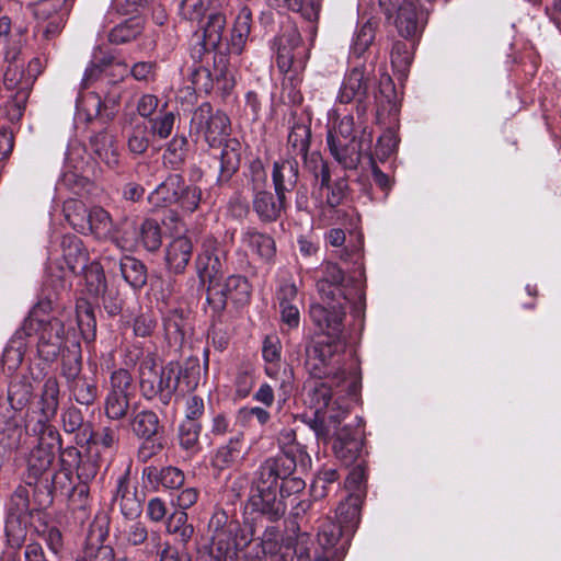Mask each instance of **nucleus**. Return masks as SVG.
<instances>
[{"label":"nucleus","mask_w":561,"mask_h":561,"mask_svg":"<svg viewBox=\"0 0 561 561\" xmlns=\"http://www.w3.org/2000/svg\"><path fill=\"white\" fill-rule=\"evenodd\" d=\"M305 369L310 377L328 378L336 382H345L350 396H355L360 388V374L356 360L345 353V342L332 340L330 342L314 341L305 350Z\"/></svg>","instance_id":"nucleus-1"},{"label":"nucleus","mask_w":561,"mask_h":561,"mask_svg":"<svg viewBox=\"0 0 561 561\" xmlns=\"http://www.w3.org/2000/svg\"><path fill=\"white\" fill-rule=\"evenodd\" d=\"M331 383L313 378L306 381L304 386L305 403L313 410L309 426L317 438L324 443L331 438L330 414L341 413L340 407H346L347 412L348 403L345 400L355 401L358 394L357 392L355 396H350L345 382H341L339 388L336 382L331 381Z\"/></svg>","instance_id":"nucleus-2"},{"label":"nucleus","mask_w":561,"mask_h":561,"mask_svg":"<svg viewBox=\"0 0 561 561\" xmlns=\"http://www.w3.org/2000/svg\"><path fill=\"white\" fill-rule=\"evenodd\" d=\"M23 334L34 337L38 356L46 362H54L69 339V331H66L62 320L56 317L38 318L33 312L24 320L22 329L16 331L11 340L9 352L14 351L19 360L22 359L25 348Z\"/></svg>","instance_id":"nucleus-3"},{"label":"nucleus","mask_w":561,"mask_h":561,"mask_svg":"<svg viewBox=\"0 0 561 561\" xmlns=\"http://www.w3.org/2000/svg\"><path fill=\"white\" fill-rule=\"evenodd\" d=\"M327 144L331 156L345 170L357 169L364 147L373 144V131L364 127L359 138L355 135V122L352 115H344L332 122L327 134Z\"/></svg>","instance_id":"nucleus-4"},{"label":"nucleus","mask_w":561,"mask_h":561,"mask_svg":"<svg viewBox=\"0 0 561 561\" xmlns=\"http://www.w3.org/2000/svg\"><path fill=\"white\" fill-rule=\"evenodd\" d=\"M181 377L180 366L170 362L159 366L153 355L148 354L139 363L138 379L141 396L147 400H158L162 405L170 404Z\"/></svg>","instance_id":"nucleus-5"},{"label":"nucleus","mask_w":561,"mask_h":561,"mask_svg":"<svg viewBox=\"0 0 561 561\" xmlns=\"http://www.w3.org/2000/svg\"><path fill=\"white\" fill-rule=\"evenodd\" d=\"M51 501L53 499L49 490L47 489V484L41 489L35 483H31L26 480V484L19 485L11 496L9 507L11 518H13V516L19 520L25 518L34 511L47 507ZM13 519L7 522V538L11 547L19 548L22 545L24 535L22 529H19V534L16 535L12 534L11 528L13 527Z\"/></svg>","instance_id":"nucleus-6"},{"label":"nucleus","mask_w":561,"mask_h":561,"mask_svg":"<svg viewBox=\"0 0 561 561\" xmlns=\"http://www.w3.org/2000/svg\"><path fill=\"white\" fill-rule=\"evenodd\" d=\"M352 305V311L359 317L365 309V301L335 299L332 302L312 304L309 309V316L313 324L327 336L332 340L343 341L345 308Z\"/></svg>","instance_id":"nucleus-7"},{"label":"nucleus","mask_w":561,"mask_h":561,"mask_svg":"<svg viewBox=\"0 0 561 561\" xmlns=\"http://www.w3.org/2000/svg\"><path fill=\"white\" fill-rule=\"evenodd\" d=\"M317 275V289L324 302L335 299L365 301L362 286L353 280L346 282L342 268L331 262L321 265Z\"/></svg>","instance_id":"nucleus-8"},{"label":"nucleus","mask_w":561,"mask_h":561,"mask_svg":"<svg viewBox=\"0 0 561 561\" xmlns=\"http://www.w3.org/2000/svg\"><path fill=\"white\" fill-rule=\"evenodd\" d=\"M191 127L201 134L210 146H219L229 136L230 119L221 111H214L213 106L202 103L193 113Z\"/></svg>","instance_id":"nucleus-9"},{"label":"nucleus","mask_w":561,"mask_h":561,"mask_svg":"<svg viewBox=\"0 0 561 561\" xmlns=\"http://www.w3.org/2000/svg\"><path fill=\"white\" fill-rule=\"evenodd\" d=\"M32 10L37 21L35 35L50 41L61 33L70 9L68 0H39Z\"/></svg>","instance_id":"nucleus-10"},{"label":"nucleus","mask_w":561,"mask_h":561,"mask_svg":"<svg viewBox=\"0 0 561 561\" xmlns=\"http://www.w3.org/2000/svg\"><path fill=\"white\" fill-rule=\"evenodd\" d=\"M227 59L220 55L214 59V70L204 66H194L190 80L195 92L209 93L216 88L222 94H228L234 87V79L227 68Z\"/></svg>","instance_id":"nucleus-11"},{"label":"nucleus","mask_w":561,"mask_h":561,"mask_svg":"<svg viewBox=\"0 0 561 561\" xmlns=\"http://www.w3.org/2000/svg\"><path fill=\"white\" fill-rule=\"evenodd\" d=\"M250 296L251 286L241 275H231L224 283L216 282L207 288V302L216 312L224 310L229 299L242 306L249 301Z\"/></svg>","instance_id":"nucleus-12"},{"label":"nucleus","mask_w":561,"mask_h":561,"mask_svg":"<svg viewBox=\"0 0 561 561\" xmlns=\"http://www.w3.org/2000/svg\"><path fill=\"white\" fill-rule=\"evenodd\" d=\"M56 252H60L61 263L55 257L56 265L60 270V274L56 277L61 282H66L70 276L81 272L88 261L89 253L85 250L82 240L75 234H64L58 244Z\"/></svg>","instance_id":"nucleus-13"},{"label":"nucleus","mask_w":561,"mask_h":561,"mask_svg":"<svg viewBox=\"0 0 561 561\" xmlns=\"http://www.w3.org/2000/svg\"><path fill=\"white\" fill-rule=\"evenodd\" d=\"M226 25L227 20L222 12H210L206 22L201 25V32H196L194 35L195 43L191 49L192 58L202 60L205 54L214 51L222 41Z\"/></svg>","instance_id":"nucleus-14"},{"label":"nucleus","mask_w":561,"mask_h":561,"mask_svg":"<svg viewBox=\"0 0 561 561\" xmlns=\"http://www.w3.org/2000/svg\"><path fill=\"white\" fill-rule=\"evenodd\" d=\"M108 526L110 518L105 513L95 515L88 530L82 561H115L113 548L104 545L108 536Z\"/></svg>","instance_id":"nucleus-15"},{"label":"nucleus","mask_w":561,"mask_h":561,"mask_svg":"<svg viewBox=\"0 0 561 561\" xmlns=\"http://www.w3.org/2000/svg\"><path fill=\"white\" fill-rule=\"evenodd\" d=\"M277 66L280 71L288 72L293 68L304 66L307 51L301 45V36L295 25H287L277 37Z\"/></svg>","instance_id":"nucleus-16"},{"label":"nucleus","mask_w":561,"mask_h":561,"mask_svg":"<svg viewBox=\"0 0 561 561\" xmlns=\"http://www.w3.org/2000/svg\"><path fill=\"white\" fill-rule=\"evenodd\" d=\"M341 413L330 414L331 437H335L333 449L335 456L345 465H350L358 457L363 440L355 436L351 427H339L341 421L346 415V407H340Z\"/></svg>","instance_id":"nucleus-17"},{"label":"nucleus","mask_w":561,"mask_h":561,"mask_svg":"<svg viewBox=\"0 0 561 561\" xmlns=\"http://www.w3.org/2000/svg\"><path fill=\"white\" fill-rule=\"evenodd\" d=\"M131 375L126 369H117L111 375V390L105 400V413L112 420L123 419L129 408Z\"/></svg>","instance_id":"nucleus-18"},{"label":"nucleus","mask_w":561,"mask_h":561,"mask_svg":"<svg viewBox=\"0 0 561 561\" xmlns=\"http://www.w3.org/2000/svg\"><path fill=\"white\" fill-rule=\"evenodd\" d=\"M115 538L121 547L144 546L147 554L158 552L160 536L158 534L149 535L147 526L139 520H130L117 527Z\"/></svg>","instance_id":"nucleus-19"},{"label":"nucleus","mask_w":561,"mask_h":561,"mask_svg":"<svg viewBox=\"0 0 561 561\" xmlns=\"http://www.w3.org/2000/svg\"><path fill=\"white\" fill-rule=\"evenodd\" d=\"M248 507L255 513L275 522L286 512V504L277 496V490L253 482L248 499Z\"/></svg>","instance_id":"nucleus-20"},{"label":"nucleus","mask_w":561,"mask_h":561,"mask_svg":"<svg viewBox=\"0 0 561 561\" xmlns=\"http://www.w3.org/2000/svg\"><path fill=\"white\" fill-rule=\"evenodd\" d=\"M298 462L287 456L275 455L266 458L259 467L253 482L278 489V482H283L288 476L295 473Z\"/></svg>","instance_id":"nucleus-21"},{"label":"nucleus","mask_w":561,"mask_h":561,"mask_svg":"<svg viewBox=\"0 0 561 561\" xmlns=\"http://www.w3.org/2000/svg\"><path fill=\"white\" fill-rule=\"evenodd\" d=\"M240 244L247 254L265 263L272 262L276 255L274 238L253 226H247L241 230Z\"/></svg>","instance_id":"nucleus-22"},{"label":"nucleus","mask_w":561,"mask_h":561,"mask_svg":"<svg viewBox=\"0 0 561 561\" xmlns=\"http://www.w3.org/2000/svg\"><path fill=\"white\" fill-rule=\"evenodd\" d=\"M19 57L20 50L16 47L5 50L4 59L8 62V67L4 72L3 83L8 91H16L14 96L26 101L33 81L24 70V62L20 61Z\"/></svg>","instance_id":"nucleus-23"},{"label":"nucleus","mask_w":561,"mask_h":561,"mask_svg":"<svg viewBox=\"0 0 561 561\" xmlns=\"http://www.w3.org/2000/svg\"><path fill=\"white\" fill-rule=\"evenodd\" d=\"M225 255V251L219 247L217 240L213 238L204 240L202 252L196 260L197 274L203 283L208 282L211 285L217 282L222 271Z\"/></svg>","instance_id":"nucleus-24"},{"label":"nucleus","mask_w":561,"mask_h":561,"mask_svg":"<svg viewBox=\"0 0 561 561\" xmlns=\"http://www.w3.org/2000/svg\"><path fill=\"white\" fill-rule=\"evenodd\" d=\"M367 76L363 66H355L344 77L341 84L337 101L342 104H348L352 101L357 102V111L364 112L363 101L367 95Z\"/></svg>","instance_id":"nucleus-25"},{"label":"nucleus","mask_w":561,"mask_h":561,"mask_svg":"<svg viewBox=\"0 0 561 561\" xmlns=\"http://www.w3.org/2000/svg\"><path fill=\"white\" fill-rule=\"evenodd\" d=\"M61 444L39 442L34 447L26 459V480L31 483L37 481L48 473L56 456V450L60 449Z\"/></svg>","instance_id":"nucleus-26"},{"label":"nucleus","mask_w":561,"mask_h":561,"mask_svg":"<svg viewBox=\"0 0 561 561\" xmlns=\"http://www.w3.org/2000/svg\"><path fill=\"white\" fill-rule=\"evenodd\" d=\"M62 457L71 458L73 462H77V476L82 484L73 489V493L70 496V502L75 505V497L78 495L82 503L78 508L84 511L87 506V497L89 489L87 483L91 481L98 473V465L90 457H81L80 451L76 447H68L62 451Z\"/></svg>","instance_id":"nucleus-27"},{"label":"nucleus","mask_w":561,"mask_h":561,"mask_svg":"<svg viewBox=\"0 0 561 561\" xmlns=\"http://www.w3.org/2000/svg\"><path fill=\"white\" fill-rule=\"evenodd\" d=\"M252 208L261 222H275L287 208V196L265 190L252 195Z\"/></svg>","instance_id":"nucleus-28"},{"label":"nucleus","mask_w":561,"mask_h":561,"mask_svg":"<svg viewBox=\"0 0 561 561\" xmlns=\"http://www.w3.org/2000/svg\"><path fill=\"white\" fill-rule=\"evenodd\" d=\"M299 167L295 158L275 161L272 171V181L276 195L287 196L297 185Z\"/></svg>","instance_id":"nucleus-29"},{"label":"nucleus","mask_w":561,"mask_h":561,"mask_svg":"<svg viewBox=\"0 0 561 561\" xmlns=\"http://www.w3.org/2000/svg\"><path fill=\"white\" fill-rule=\"evenodd\" d=\"M113 503L118 505L126 518H135L141 513V500L137 496L136 488L130 485L127 473L117 478Z\"/></svg>","instance_id":"nucleus-30"},{"label":"nucleus","mask_w":561,"mask_h":561,"mask_svg":"<svg viewBox=\"0 0 561 561\" xmlns=\"http://www.w3.org/2000/svg\"><path fill=\"white\" fill-rule=\"evenodd\" d=\"M241 162V144L234 139H227L219 156V173L216 184L224 186L230 182L238 172Z\"/></svg>","instance_id":"nucleus-31"},{"label":"nucleus","mask_w":561,"mask_h":561,"mask_svg":"<svg viewBox=\"0 0 561 561\" xmlns=\"http://www.w3.org/2000/svg\"><path fill=\"white\" fill-rule=\"evenodd\" d=\"M85 229L82 234H93L98 239H111L119 248H126L115 237L114 224L111 215L102 207L94 206L89 209Z\"/></svg>","instance_id":"nucleus-32"},{"label":"nucleus","mask_w":561,"mask_h":561,"mask_svg":"<svg viewBox=\"0 0 561 561\" xmlns=\"http://www.w3.org/2000/svg\"><path fill=\"white\" fill-rule=\"evenodd\" d=\"M89 146L92 154L110 169L118 167L119 152L113 135L106 131H99L90 137Z\"/></svg>","instance_id":"nucleus-33"},{"label":"nucleus","mask_w":561,"mask_h":561,"mask_svg":"<svg viewBox=\"0 0 561 561\" xmlns=\"http://www.w3.org/2000/svg\"><path fill=\"white\" fill-rule=\"evenodd\" d=\"M182 186L183 176L178 173L170 174L148 195V202L156 208L178 203Z\"/></svg>","instance_id":"nucleus-34"},{"label":"nucleus","mask_w":561,"mask_h":561,"mask_svg":"<svg viewBox=\"0 0 561 561\" xmlns=\"http://www.w3.org/2000/svg\"><path fill=\"white\" fill-rule=\"evenodd\" d=\"M55 415L46 414V411H32L27 413L25 421V428L33 435L37 436L38 443H55L60 444V436L58 431L50 424Z\"/></svg>","instance_id":"nucleus-35"},{"label":"nucleus","mask_w":561,"mask_h":561,"mask_svg":"<svg viewBox=\"0 0 561 561\" xmlns=\"http://www.w3.org/2000/svg\"><path fill=\"white\" fill-rule=\"evenodd\" d=\"M193 252V243L190 238L181 236L174 238L167 247L165 262L168 268L175 274L183 273Z\"/></svg>","instance_id":"nucleus-36"},{"label":"nucleus","mask_w":561,"mask_h":561,"mask_svg":"<svg viewBox=\"0 0 561 561\" xmlns=\"http://www.w3.org/2000/svg\"><path fill=\"white\" fill-rule=\"evenodd\" d=\"M279 446V456H287L299 463V467L307 469L311 463V458L308 455L306 447L297 442L296 433L291 428H284L277 437Z\"/></svg>","instance_id":"nucleus-37"},{"label":"nucleus","mask_w":561,"mask_h":561,"mask_svg":"<svg viewBox=\"0 0 561 561\" xmlns=\"http://www.w3.org/2000/svg\"><path fill=\"white\" fill-rule=\"evenodd\" d=\"M252 23V13L248 7H242L236 16L230 38L228 42V49L230 54L240 55L248 42Z\"/></svg>","instance_id":"nucleus-38"},{"label":"nucleus","mask_w":561,"mask_h":561,"mask_svg":"<svg viewBox=\"0 0 561 561\" xmlns=\"http://www.w3.org/2000/svg\"><path fill=\"white\" fill-rule=\"evenodd\" d=\"M396 26L399 34L405 39H416L421 32L417 22V7L412 0H404L398 8Z\"/></svg>","instance_id":"nucleus-39"},{"label":"nucleus","mask_w":561,"mask_h":561,"mask_svg":"<svg viewBox=\"0 0 561 561\" xmlns=\"http://www.w3.org/2000/svg\"><path fill=\"white\" fill-rule=\"evenodd\" d=\"M247 455L243 444V435L238 434L237 436L229 439L226 445L220 446L214 458V466L220 470L232 467L234 463L241 461Z\"/></svg>","instance_id":"nucleus-40"},{"label":"nucleus","mask_w":561,"mask_h":561,"mask_svg":"<svg viewBox=\"0 0 561 561\" xmlns=\"http://www.w3.org/2000/svg\"><path fill=\"white\" fill-rule=\"evenodd\" d=\"M118 268L122 277L134 289H140L146 285L147 268L141 261L133 256H122Z\"/></svg>","instance_id":"nucleus-41"},{"label":"nucleus","mask_w":561,"mask_h":561,"mask_svg":"<svg viewBox=\"0 0 561 561\" xmlns=\"http://www.w3.org/2000/svg\"><path fill=\"white\" fill-rule=\"evenodd\" d=\"M236 551V541L232 538V530L229 528H216L211 543L209 546V556L215 561H226L231 558Z\"/></svg>","instance_id":"nucleus-42"},{"label":"nucleus","mask_w":561,"mask_h":561,"mask_svg":"<svg viewBox=\"0 0 561 561\" xmlns=\"http://www.w3.org/2000/svg\"><path fill=\"white\" fill-rule=\"evenodd\" d=\"M415 39H397L392 43L390 59L393 69L405 77L413 60Z\"/></svg>","instance_id":"nucleus-43"},{"label":"nucleus","mask_w":561,"mask_h":561,"mask_svg":"<svg viewBox=\"0 0 561 561\" xmlns=\"http://www.w3.org/2000/svg\"><path fill=\"white\" fill-rule=\"evenodd\" d=\"M362 495L359 493H350L345 501L341 502L336 508L339 525L345 531L353 529L358 520L362 505Z\"/></svg>","instance_id":"nucleus-44"},{"label":"nucleus","mask_w":561,"mask_h":561,"mask_svg":"<svg viewBox=\"0 0 561 561\" xmlns=\"http://www.w3.org/2000/svg\"><path fill=\"white\" fill-rule=\"evenodd\" d=\"M202 425L199 422L183 421L179 426L178 438L180 447L187 453L188 456L196 455L199 449V435Z\"/></svg>","instance_id":"nucleus-45"},{"label":"nucleus","mask_w":561,"mask_h":561,"mask_svg":"<svg viewBox=\"0 0 561 561\" xmlns=\"http://www.w3.org/2000/svg\"><path fill=\"white\" fill-rule=\"evenodd\" d=\"M81 373V356L79 344L71 342L70 346L66 347L62 352L61 358V376L66 379L67 385L75 382L80 378Z\"/></svg>","instance_id":"nucleus-46"},{"label":"nucleus","mask_w":561,"mask_h":561,"mask_svg":"<svg viewBox=\"0 0 561 561\" xmlns=\"http://www.w3.org/2000/svg\"><path fill=\"white\" fill-rule=\"evenodd\" d=\"M59 382L56 377L48 376L45 378L38 407L42 411H46V414L56 415L59 408Z\"/></svg>","instance_id":"nucleus-47"},{"label":"nucleus","mask_w":561,"mask_h":561,"mask_svg":"<svg viewBox=\"0 0 561 561\" xmlns=\"http://www.w3.org/2000/svg\"><path fill=\"white\" fill-rule=\"evenodd\" d=\"M159 423V417L153 411L142 410L133 417L130 426L136 436L151 438L158 433Z\"/></svg>","instance_id":"nucleus-48"},{"label":"nucleus","mask_w":561,"mask_h":561,"mask_svg":"<svg viewBox=\"0 0 561 561\" xmlns=\"http://www.w3.org/2000/svg\"><path fill=\"white\" fill-rule=\"evenodd\" d=\"M64 214L69 225L78 232L82 233L87 226L89 209L82 201L70 198L64 203Z\"/></svg>","instance_id":"nucleus-49"},{"label":"nucleus","mask_w":561,"mask_h":561,"mask_svg":"<svg viewBox=\"0 0 561 561\" xmlns=\"http://www.w3.org/2000/svg\"><path fill=\"white\" fill-rule=\"evenodd\" d=\"M310 138L311 130L309 125L301 122L294 123L287 139L290 152L295 156H306L309 150Z\"/></svg>","instance_id":"nucleus-50"},{"label":"nucleus","mask_w":561,"mask_h":561,"mask_svg":"<svg viewBox=\"0 0 561 561\" xmlns=\"http://www.w3.org/2000/svg\"><path fill=\"white\" fill-rule=\"evenodd\" d=\"M245 187L252 195L267 190V173L260 159H253L244 171Z\"/></svg>","instance_id":"nucleus-51"},{"label":"nucleus","mask_w":561,"mask_h":561,"mask_svg":"<svg viewBox=\"0 0 561 561\" xmlns=\"http://www.w3.org/2000/svg\"><path fill=\"white\" fill-rule=\"evenodd\" d=\"M262 355L266 363L265 371L273 377L278 371L282 360V343L278 336L267 335L263 341Z\"/></svg>","instance_id":"nucleus-52"},{"label":"nucleus","mask_w":561,"mask_h":561,"mask_svg":"<svg viewBox=\"0 0 561 561\" xmlns=\"http://www.w3.org/2000/svg\"><path fill=\"white\" fill-rule=\"evenodd\" d=\"M151 137L149 127L145 122L135 124L128 134V150L134 154H142L148 149Z\"/></svg>","instance_id":"nucleus-53"},{"label":"nucleus","mask_w":561,"mask_h":561,"mask_svg":"<svg viewBox=\"0 0 561 561\" xmlns=\"http://www.w3.org/2000/svg\"><path fill=\"white\" fill-rule=\"evenodd\" d=\"M139 242L148 251H156L162 243L161 228L153 219H146L140 226Z\"/></svg>","instance_id":"nucleus-54"},{"label":"nucleus","mask_w":561,"mask_h":561,"mask_svg":"<svg viewBox=\"0 0 561 561\" xmlns=\"http://www.w3.org/2000/svg\"><path fill=\"white\" fill-rule=\"evenodd\" d=\"M68 387L72 392L76 401L80 404L89 405L92 404L96 399V386L83 377H80L75 382L69 383Z\"/></svg>","instance_id":"nucleus-55"},{"label":"nucleus","mask_w":561,"mask_h":561,"mask_svg":"<svg viewBox=\"0 0 561 561\" xmlns=\"http://www.w3.org/2000/svg\"><path fill=\"white\" fill-rule=\"evenodd\" d=\"M345 529L339 524L327 520L318 531V542L323 551H332Z\"/></svg>","instance_id":"nucleus-56"},{"label":"nucleus","mask_w":561,"mask_h":561,"mask_svg":"<svg viewBox=\"0 0 561 561\" xmlns=\"http://www.w3.org/2000/svg\"><path fill=\"white\" fill-rule=\"evenodd\" d=\"M25 32L26 28L22 26L12 30L11 20L8 16L0 18V38L4 39L5 50L12 47L20 50Z\"/></svg>","instance_id":"nucleus-57"},{"label":"nucleus","mask_w":561,"mask_h":561,"mask_svg":"<svg viewBox=\"0 0 561 561\" xmlns=\"http://www.w3.org/2000/svg\"><path fill=\"white\" fill-rule=\"evenodd\" d=\"M82 271H84L89 293L96 296L104 293L106 280L102 266L98 263H91L89 266L85 265Z\"/></svg>","instance_id":"nucleus-58"},{"label":"nucleus","mask_w":561,"mask_h":561,"mask_svg":"<svg viewBox=\"0 0 561 561\" xmlns=\"http://www.w3.org/2000/svg\"><path fill=\"white\" fill-rule=\"evenodd\" d=\"M140 34V27L131 20H127L115 27L108 34V39L112 44H125L136 38Z\"/></svg>","instance_id":"nucleus-59"},{"label":"nucleus","mask_w":561,"mask_h":561,"mask_svg":"<svg viewBox=\"0 0 561 561\" xmlns=\"http://www.w3.org/2000/svg\"><path fill=\"white\" fill-rule=\"evenodd\" d=\"M174 121L175 115L172 112H164L156 118H150L148 127L151 136L167 139L173 130Z\"/></svg>","instance_id":"nucleus-60"},{"label":"nucleus","mask_w":561,"mask_h":561,"mask_svg":"<svg viewBox=\"0 0 561 561\" xmlns=\"http://www.w3.org/2000/svg\"><path fill=\"white\" fill-rule=\"evenodd\" d=\"M202 190L196 185H185L183 180V186L179 194L178 203L181 208L188 213H194L202 202Z\"/></svg>","instance_id":"nucleus-61"},{"label":"nucleus","mask_w":561,"mask_h":561,"mask_svg":"<svg viewBox=\"0 0 561 561\" xmlns=\"http://www.w3.org/2000/svg\"><path fill=\"white\" fill-rule=\"evenodd\" d=\"M287 8L298 12L308 21H316L319 16L321 0H284Z\"/></svg>","instance_id":"nucleus-62"},{"label":"nucleus","mask_w":561,"mask_h":561,"mask_svg":"<svg viewBox=\"0 0 561 561\" xmlns=\"http://www.w3.org/2000/svg\"><path fill=\"white\" fill-rule=\"evenodd\" d=\"M375 30L370 23L363 24L355 33L352 44V53L357 57L362 56L373 44Z\"/></svg>","instance_id":"nucleus-63"},{"label":"nucleus","mask_w":561,"mask_h":561,"mask_svg":"<svg viewBox=\"0 0 561 561\" xmlns=\"http://www.w3.org/2000/svg\"><path fill=\"white\" fill-rule=\"evenodd\" d=\"M32 398V387L28 383H13L10 386L8 400L12 409L19 411L27 405Z\"/></svg>","instance_id":"nucleus-64"}]
</instances>
